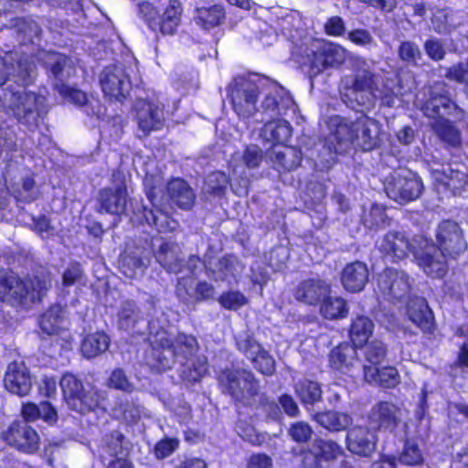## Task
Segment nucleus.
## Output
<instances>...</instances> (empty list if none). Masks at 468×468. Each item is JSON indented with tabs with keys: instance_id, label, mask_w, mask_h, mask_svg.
I'll return each mask as SVG.
<instances>
[{
	"instance_id": "51",
	"label": "nucleus",
	"mask_w": 468,
	"mask_h": 468,
	"mask_svg": "<svg viewBox=\"0 0 468 468\" xmlns=\"http://www.w3.org/2000/svg\"><path fill=\"white\" fill-rule=\"evenodd\" d=\"M364 225L372 229H378L388 225L386 208L378 204H373L367 215L363 218Z\"/></svg>"
},
{
	"instance_id": "34",
	"label": "nucleus",
	"mask_w": 468,
	"mask_h": 468,
	"mask_svg": "<svg viewBox=\"0 0 468 468\" xmlns=\"http://www.w3.org/2000/svg\"><path fill=\"white\" fill-rule=\"evenodd\" d=\"M456 107L455 102L448 93H440L431 90L429 98L423 101L421 111L423 114L433 120L445 118Z\"/></svg>"
},
{
	"instance_id": "64",
	"label": "nucleus",
	"mask_w": 468,
	"mask_h": 468,
	"mask_svg": "<svg viewBox=\"0 0 468 468\" xmlns=\"http://www.w3.org/2000/svg\"><path fill=\"white\" fill-rule=\"evenodd\" d=\"M346 38L353 44L360 47L371 45L374 41L372 35L367 29L356 28L347 33Z\"/></svg>"
},
{
	"instance_id": "3",
	"label": "nucleus",
	"mask_w": 468,
	"mask_h": 468,
	"mask_svg": "<svg viewBox=\"0 0 468 468\" xmlns=\"http://www.w3.org/2000/svg\"><path fill=\"white\" fill-rule=\"evenodd\" d=\"M217 382L221 393L236 405L251 407L261 395V381L250 369L226 367L218 373Z\"/></svg>"
},
{
	"instance_id": "32",
	"label": "nucleus",
	"mask_w": 468,
	"mask_h": 468,
	"mask_svg": "<svg viewBox=\"0 0 468 468\" xmlns=\"http://www.w3.org/2000/svg\"><path fill=\"white\" fill-rule=\"evenodd\" d=\"M407 314L412 324L420 328L423 334L432 335L434 333V316L424 298L416 299L410 303Z\"/></svg>"
},
{
	"instance_id": "45",
	"label": "nucleus",
	"mask_w": 468,
	"mask_h": 468,
	"mask_svg": "<svg viewBox=\"0 0 468 468\" xmlns=\"http://www.w3.org/2000/svg\"><path fill=\"white\" fill-rule=\"evenodd\" d=\"M112 413L117 420H122L128 425H134L142 418V406L138 399H119L112 408Z\"/></svg>"
},
{
	"instance_id": "7",
	"label": "nucleus",
	"mask_w": 468,
	"mask_h": 468,
	"mask_svg": "<svg viewBox=\"0 0 468 468\" xmlns=\"http://www.w3.org/2000/svg\"><path fill=\"white\" fill-rule=\"evenodd\" d=\"M38 298L31 279L0 271V302L19 310H27Z\"/></svg>"
},
{
	"instance_id": "58",
	"label": "nucleus",
	"mask_w": 468,
	"mask_h": 468,
	"mask_svg": "<svg viewBox=\"0 0 468 468\" xmlns=\"http://www.w3.org/2000/svg\"><path fill=\"white\" fill-rule=\"evenodd\" d=\"M262 160L263 153L258 145H248L244 149L242 154V161L248 168L254 169L259 167Z\"/></svg>"
},
{
	"instance_id": "40",
	"label": "nucleus",
	"mask_w": 468,
	"mask_h": 468,
	"mask_svg": "<svg viewBox=\"0 0 468 468\" xmlns=\"http://www.w3.org/2000/svg\"><path fill=\"white\" fill-rule=\"evenodd\" d=\"M314 420L324 429L331 432H339L348 430L352 424V417L344 412L335 410L318 411L314 414Z\"/></svg>"
},
{
	"instance_id": "24",
	"label": "nucleus",
	"mask_w": 468,
	"mask_h": 468,
	"mask_svg": "<svg viewBox=\"0 0 468 468\" xmlns=\"http://www.w3.org/2000/svg\"><path fill=\"white\" fill-rule=\"evenodd\" d=\"M419 236L410 241L403 233L388 231L383 238L380 245L381 251L390 256L394 261L405 259L410 252L414 256L415 247Z\"/></svg>"
},
{
	"instance_id": "2",
	"label": "nucleus",
	"mask_w": 468,
	"mask_h": 468,
	"mask_svg": "<svg viewBox=\"0 0 468 468\" xmlns=\"http://www.w3.org/2000/svg\"><path fill=\"white\" fill-rule=\"evenodd\" d=\"M330 131L328 148L331 153L342 154L353 146L362 152H371L382 144V125L373 117L361 113L355 120L338 114L326 122Z\"/></svg>"
},
{
	"instance_id": "54",
	"label": "nucleus",
	"mask_w": 468,
	"mask_h": 468,
	"mask_svg": "<svg viewBox=\"0 0 468 468\" xmlns=\"http://www.w3.org/2000/svg\"><path fill=\"white\" fill-rule=\"evenodd\" d=\"M399 461L406 465H418L423 463V456L418 444L407 440L399 455Z\"/></svg>"
},
{
	"instance_id": "31",
	"label": "nucleus",
	"mask_w": 468,
	"mask_h": 468,
	"mask_svg": "<svg viewBox=\"0 0 468 468\" xmlns=\"http://www.w3.org/2000/svg\"><path fill=\"white\" fill-rule=\"evenodd\" d=\"M397 410V406L391 401H378L368 412V423L378 430L393 429L398 423Z\"/></svg>"
},
{
	"instance_id": "5",
	"label": "nucleus",
	"mask_w": 468,
	"mask_h": 468,
	"mask_svg": "<svg viewBox=\"0 0 468 468\" xmlns=\"http://www.w3.org/2000/svg\"><path fill=\"white\" fill-rule=\"evenodd\" d=\"M183 12L184 6L180 0H168L162 14L159 7L148 0L137 4L138 17L150 31L162 36H173L176 33L182 22Z\"/></svg>"
},
{
	"instance_id": "46",
	"label": "nucleus",
	"mask_w": 468,
	"mask_h": 468,
	"mask_svg": "<svg viewBox=\"0 0 468 468\" xmlns=\"http://www.w3.org/2000/svg\"><path fill=\"white\" fill-rule=\"evenodd\" d=\"M295 393L303 406L314 405L322 399L320 383L308 378L299 380L295 384Z\"/></svg>"
},
{
	"instance_id": "20",
	"label": "nucleus",
	"mask_w": 468,
	"mask_h": 468,
	"mask_svg": "<svg viewBox=\"0 0 468 468\" xmlns=\"http://www.w3.org/2000/svg\"><path fill=\"white\" fill-rule=\"evenodd\" d=\"M357 348L348 341L340 342L328 353V367L341 375H350L359 361Z\"/></svg>"
},
{
	"instance_id": "43",
	"label": "nucleus",
	"mask_w": 468,
	"mask_h": 468,
	"mask_svg": "<svg viewBox=\"0 0 468 468\" xmlns=\"http://www.w3.org/2000/svg\"><path fill=\"white\" fill-rule=\"evenodd\" d=\"M292 103L293 100L290 94L282 87L275 86L271 91L266 94L261 107L264 112L282 114V111L288 109Z\"/></svg>"
},
{
	"instance_id": "59",
	"label": "nucleus",
	"mask_w": 468,
	"mask_h": 468,
	"mask_svg": "<svg viewBox=\"0 0 468 468\" xmlns=\"http://www.w3.org/2000/svg\"><path fill=\"white\" fill-rule=\"evenodd\" d=\"M444 77L450 81L468 86V71L463 62H458L449 67L445 71Z\"/></svg>"
},
{
	"instance_id": "12",
	"label": "nucleus",
	"mask_w": 468,
	"mask_h": 468,
	"mask_svg": "<svg viewBox=\"0 0 468 468\" xmlns=\"http://www.w3.org/2000/svg\"><path fill=\"white\" fill-rule=\"evenodd\" d=\"M145 195L151 204V207L142 205L138 209L140 223H146L160 234H168L176 231L179 227L178 221L162 207V204H158L156 186H149L145 191Z\"/></svg>"
},
{
	"instance_id": "26",
	"label": "nucleus",
	"mask_w": 468,
	"mask_h": 468,
	"mask_svg": "<svg viewBox=\"0 0 468 468\" xmlns=\"http://www.w3.org/2000/svg\"><path fill=\"white\" fill-rule=\"evenodd\" d=\"M162 346L167 348L174 358L190 361L199 350L197 339L193 335L178 332L172 339L162 338Z\"/></svg>"
},
{
	"instance_id": "30",
	"label": "nucleus",
	"mask_w": 468,
	"mask_h": 468,
	"mask_svg": "<svg viewBox=\"0 0 468 468\" xmlns=\"http://www.w3.org/2000/svg\"><path fill=\"white\" fill-rule=\"evenodd\" d=\"M365 67L354 69L351 80L346 85V90L357 97L362 94L373 95L378 90L377 75L364 62Z\"/></svg>"
},
{
	"instance_id": "38",
	"label": "nucleus",
	"mask_w": 468,
	"mask_h": 468,
	"mask_svg": "<svg viewBox=\"0 0 468 468\" xmlns=\"http://www.w3.org/2000/svg\"><path fill=\"white\" fill-rule=\"evenodd\" d=\"M274 168L280 173L296 169L302 164V153L293 146L285 145L282 150L273 151L270 156Z\"/></svg>"
},
{
	"instance_id": "15",
	"label": "nucleus",
	"mask_w": 468,
	"mask_h": 468,
	"mask_svg": "<svg viewBox=\"0 0 468 468\" xmlns=\"http://www.w3.org/2000/svg\"><path fill=\"white\" fill-rule=\"evenodd\" d=\"M41 97L34 91L23 90L12 94L11 108L17 120L28 127H37L44 116Z\"/></svg>"
},
{
	"instance_id": "18",
	"label": "nucleus",
	"mask_w": 468,
	"mask_h": 468,
	"mask_svg": "<svg viewBox=\"0 0 468 468\" xmlns=\"http://www.w3.org/2000/svg\"><path fill=\"white\" fill-rule=\"evenodd\" d=\"M237 349L247 356L253 367L262 376L271 377L276 371V362L273 356L253 336L237 342Z\"/></svg>"
},
{
	"instance_id": "44",
	"label": "nucleus",
	"mask_w": 468,
	"mask_h": 468,
	"mask_svg": "<svg viewBox=\"0 0 468 468\" xmlns=\"http://www.w3.org/2000/svg\"><path fill=\"white\" fill-rule=\"evenodd\" d=\"M319 304L320 314L326 320H341L348 315L347 303L340 296L326 294Z\"/></svg>"
},
{
	"instance_id": "9",
	"label": "nucleus",
	"mask_w": 468,
	"mask_h": 468,
	"mask_svg": "<svg viewBox=\"0 0 468 468\" xmlns=\"http://www.w3.org/2000/svg\"><path fill=\"white\" fill-rule=\"evenodd\" d=\"M259 85L249 79L240 78L228 89V98L233 112L239 119L248 120L258 112Z\"/></svg>"
},
{
	"instance_id": "55",
	"label": "nucleus",
	"mask_w": 468,
	"mask_h": 468,
	"mask_svg": "<svg viewBox=\"0 0 468 468\" xmlns=\"http://www.w3.org/2000/svg\"><path fill=\"white\" fill-rule=\"evenodd\" d=\"M312 427L304 421H296L291 424L288 435L297 444L307 443L313 435Z\"/></svg>"
},
{
	"instance_id": "16",
	"label": "nucleus",
	"mask_w": 468,
	"mask_h": 468,
	"mask_svg": "<svg viewBox=\"0 0 468 468\" xmlns=\"http://www.w3.org/2000/svg\"><path fill=\"white\" fill-rule=\"evenodd\" d=\"M346 58V49L341 45L331 41H323L312 51L310 67L316 73H320L328 69L341 67Z\"/></svg>"
},
{
	"instance_id": "6",
	"label": "nucleus",
	"mask_w": 468,
	"mask_h": 468,
	"mask_svg": "<svg viewBox=\"0 0 468 468\" xmlns=\"http://www.w3.org/2000/svg\"><path fill=\"white\" fill-rule=\"evenodd\" d=\"M59 385L68 406L80 414L95 411L105 400L101 390L92 385L85 386L82 380L71 372L62 375Z\"/></svg>"
},
{
	"instance_id": "25",
	"label": "nucleus",
	"mask_w": 468,
	"mask_h": 468,
	"mask_svg": "<svg viewBox=\"0 0 468 468\" xmlns=\"http://www.w3.org/2000/svg\"><path fill=\"white\" fill-rule=\"evenodd\" d=\"M167 201L181 210L192 209L196 203V193L188 182L181 177L170 179L165 186Z\"/></svg>"
},
{
	"instance_id": "62",
	"label": "nucleus",
	"mask_w": 468,
	"mask_h": 468,
	"mask_svg": "<svg viewBox=\"0 0 468 468\" xmlns=\"http://www.w3.org/2000/svg\"><path fill=\"white\" fill-rule=\"evenodd\" d=\"M58 91L63 97L78 106H83L87 103L86 93L77 88L62 85Z\"/></svg>"
},
{
	"instance_id": "23",
	"label": "nucleus",
	"mask_w": 468,
	"mask_h": 468,
	"mask_svg": "<svg viewBox=\"0 0 468 468\" xmlns=\"http://www.w3.org/2000/svg\"><path fill=\"white\" fill-rule=\"evenodd\" d=\"M4 385L7 391L19 397L29 394L32 388V378L24 363L13 361L8 364L4 377Z\"/></svg>"
},
{
	"instance_id": "27",
	"label": "nucleus",
	"mask_w": 468,
	"mask_h": 468,
	"mask_svg": "<svg viewBox=\"0 0 468 468\" xmlns=\"http://www.w3.org/2000/svg\"><path fill=\"white\" fill-rule=\"evenodd\" d=\"M367 265L360 261L346 263L340 273L344 289L349 292H361L368 282Z\"/></svg>"
},
{
	"instance_id": "29",
	"label": "nucleus",
	"mask_w": 468,
	"mask_h": 468,
	"mask_svg": "<svg viewBox=\"0 0 468 468\" xmlns=\"http://www.w3.org/2000/svg\"><path fill=\"white\" fill-rule=\"evenodd\" d=\"M363 379L371 386H377L384 389H393L401 382L399 370L394 366H368L363 373Z\"/></svg>"
},
{
	"instance_id": "57",
	"label": "nucleus",
	"mask_w": 468,
	"mask_h": 468,
	"mask_svg": "<svg viewBox=\"0 0 468 468\" xmlns=\"http://www.w3.org/2000/svg\"><path fill=\"white\" fill-rule=\"evenodd\" d=\"M167 348L162 346V339L159 340L158 346L154 347L152 351V366L157 371L164 372L172 368L173 363L169 357L165 355Z\"/></svg>"
},
{
	"instance_id": "41",
	"label": "nucleus",
	"mask_w": 468,
	"mask_h": 468,
	"mask_svg": "<svg viewBox=\"0 0 468 468\" xmlns=\"http://www.w3.org/2000/svg\"><path fill=\"white\" fill-rule=\"evenodd\" d=\"M111 339L103 331L87 334L80 344V352L88 359L104 353L110 346Z\"/></svg>"
},
{
	"instance_id": "1",
	"label": "nucleus",
	"mask_w": 468,
	"mask_h": 468,
	"mask_svg": "<svg viewBox=\"0 0 468 468\" xmlns=\"http://www.w3.org/2000/svg\"><path fill=\"white\" fill-rule=\"evenodd\" d=\"M468 248L463 230L452 219H442L435 230V241L419 236L414 250L418 266L431 279H443L448 273L446 259L456 260Z\"/></svg>"
},
{
	"instance_id": "42",
	"label": "nucleus",
	"mask_w": 468,
	"mask_h": 468,
	"mask_svg": "<svg viewBox=\"0 0 468 468\" xmlns=\"http://www.w3.org/2000/svg\"><path fill=\"white\" fill-rule=\"evenodd\" d=\"M363 348V373L367 371V367H378L386 360L388 353V346L382 340L374 338L367 342L361 347Z\"/></svg>"
},
{
	"instance_id": "48",
	"label": "nucleus",
	"mask_w": 468,
	"mask_h": 468,
	"mask_svg": "<svg viewBox=\"0 0 468 468\" xmlns=\"http://www.w3.org/2000/svg\"><path fill=\"white\" fill-rule=\"evenodd\" d=\"M218 302L220 306L229 311H238L249 303V299L238 290H228L219 294Z\"/></svg>"
},
{
	"instance_id": "60",
	"label": "nucleus",
	"mask_w": 468,
	"mask_h": 468,
	"mask_svg": "<svg viewBox=\"0 0 468 468\" xmlns=\"http://www.w3.org/2000/svg\"><path fill=\"white\" fill-rule=\"evenodd\" d=\"M324 31L329 37H340L346 33V25L340 16H333L327 18L324 25Z\"/></svg>"
},
{
	"instance_id": "28",
	"label": "nucleus",
	"mask_w": 468,
	"mask_h": 468,
	"mask_svg": "<svg viewBox=\"0 0 468 468\" xmlns=\"http://www.w3.org/2000/svg\"><path fill=\"white\" fill-rule=\"evenodd\" d=\"M135 119L143 137L148 136L154 131H160L164 127V117L158 106L149 101L140 103L136 109Z\"/></svg>"
},
{
	"instance_id": "50",
	"label": "nucleus",
	"mask_w": 468,
	"mask_h": 468,
	"mask_svg": "<svg viewBox=\"0 0 468 468\" xmlns=\"http://www.w3.org/2000/svg\"><path fill=\"white\" fill-rule=\"evenodd\" d=\"M107 387L115 390L131 394L135 389L133 382H131L122 368H114L107 378Z\"/></svg>"
},
{
	"instance_id": "61",
	"label": "nucleus",
	"mask_w": 468,
	"mask_h": 468,
	"mask_svg": "<svg viewBox=\"0 0 468 468\" xmlns=\"http://www.w3.org/2000/svg\"><path fill=\"white\" fill-rule=\"evenodd\" d=\"M424 50L427 56L434 61L442 60L446 55L443 44L440 39L430 38L424 42Z\"/></svg>"
},
{
	"instance_id": "37",
	"label": "nucleus",
	"mask_w": 468,
	"mask_h": 468,
	"mask_svg": "<svg viewBox=\"0 0 468 468\" xmlns=\"http://www.w3.org/2000/svg\"><path fill=\"white\" fill-rule=\"evenodd\" d=\"M436 181L443 186L445 191L457 196L461 195L468 186V174L449 167L441 172H437Z\"/></svg>"
},
{
	"instance_id": "14",
	"label": "nucleus",
	"mask_w": 468,
	"mask_h": 468,
	"mask_svg": "<svg viewBox=\"0 0 468 468\" xmlns=\"http://www.w3.org/2000/svg\"><path fill=\"white\" fill-rule=\"evenodd\" d=\"M377 289L384 300L401 301L410 292L409 276L404 271L387 267L377 276Z\"/></svg>"
},
{
	"instance_id": "33",
	"label": "nucleus",
	"mask_w": 468,
	"mask_h": 468,
	"mask_svg": "<svg viewBox=\"0 0 468 468\" xmlns=\"http://www.w3.org/2000/svg\"><path fill=\"white\" fill-rule=\"evenodd\" d=\"M9 28L19 45L33 44L39 39L42 28L31 16H16L10 20Z\"/></svg>"
},
{
	"instance_id": "52",
	"label": "nucleus",
	"mask_w": 468,
	"mask_h": 468,
	"mask_svg": "<svg viewBox=\"0 0 468 468\" xmlns=\"http://www.w3.org/2000/svg\"><path fill=\"white\" fill-rule=\"evenodd\" d=\"M229 185V177L225 172L214 171L209 176L207 193L213 197H223Z\"/></svg>"
},
{
	"instance_id": "4",
	"label": "nucleus",
	"mask_w": 468,
	"mask_h": 468,
	"mask_svg": "<svg viewBox=\"0 0 468 468\" xmlns=\"http://www.w3.org/2000/svg\"><path fill=\"white\" fill-rule=\"evenodd\" d=\"M217 382L221 393L236 405L251 407L261 395V381L250 369L226 367L218 373Z\"/></svg>"
},
{
	"instance_id": "49",
	"label": "nucleus",
	"mask_w": 468,
	"mask_h": 468,
	"mask_svg": "<svg viewBox=\"0 0 468 468\" xmlns=\"http://www.w3.org/2000/svg\"><path fill=\"white\" fill-rule=\"evenodd\" d=\"M398 57L405 64L417 66L421 59V51L419 46L410 40L401 41L398 47Z\"/></svg>"
},
{
	"instance_id": "19",
	"label": "nucleus",
	"mask_w": 468,
	"mask_h": 468,
	"mask_svg": "<svg viewBox=\"0 0 468 468\" xmlns=\"http://www.w3.org/2000/svg\"><path fill=\"white\" fill-rule=\"evenodd\" d=\"M378 437L370 428L356 425L346 431V448L354 455L370 457L376 451Z\"/></svg>"
},
{
	"instance_id": "13",
	"label": "nucleus",
	"mask_w": 468,
	"mask_h": 468,
	"mask_svg": "<svg viewBox=\"0 0 468 468\" xmlns=\"http://www.w3.org/2000/svg\"><path fill=\"white\" fill-rule=\"evenodd\" d=\"M3 440L20 452L34 454L40 448L37 431L25 420H14L3 432Z\"/></svg>"
},
{
	"instance_id": "47",
	"label": "nucleus",
	"mask_w": 468,
	"mask_h": 468,
	"mask_svg": "<svg viewBox=\"0 0 468 468\" xmlns=\"http://www.w3.org/2000/svg\"><path fill=\"white\" fill-rule=\"evenodd\" d=\"M431 127L436 135L446 145L457 147L461 144V133L450 120L439 118L434 120Z\"/></svg>"
},
{
	"instance_id": "17",
	"label": "nucleus",
	"mask_w": 468,
	"mask_h": 468,
	"mask_svg": "<svg viewBox=\"0 0 468 468\" xmlns=\"http://www.w3.org/2000/svg\"><path fill=\"white\" fill-rule=\"evenodd\" d=\"M63 309L59 304H52L38 318V326L43 335H55L57 344L62 348H69L73 337L63 327Z\"/></svg>"
},
{
	"instance_id": "35",
	"label": "nucleus",
	"mask_w": 468,
	"mask_h": 468,
	"mask_svg": "<svg viewBox=\"0 0 468 468\" xmlns=\"http://www.w3.org/2000/svg\"><path fill=\"white\" fill-rule=\"evenodd\" d=\"M292 135V128L290 122L282 119L268 121L261 129V136L271 144V147L287 145Z\"/></svg>"
},
{
	"instance_id": "36",
	"label": "nucleus",
	"mask_w": 468,
	"mask_h": 468,
	"mask_svg": "<svg viewBox=\"0 0 468 468\" xmlns=\"http://www.w3.org/2000/svg\"><path fill=\"white\" fill-rule=\"evenodd\" d=\"M374 329V322L369 316L362 314L354 315L348 326L349 342L361 348L363 345L369 341Z\"/></svg>"
},
{
	"instance_id": "11",
	"label": "nucleus",
	"mask_w": 468,
	"mask_h": 468,
	"mask_svg": "<svg viewBox=\"0 0 468 468\" xmlns=\"http://www.w3.org/2000/svg\"><path fill=\"white\" fill-rule=\"evenodd\" d=\"M100 84L104 96L114 101L122 102L132 89L131 78L122 62L105 66L100 75Z\"/></svg>"
},
{
	"instance_id": "22",
	"label": "nucleus",
	"mask_w": 468,
	"mask_h": 468,
	"mask_svg": "<svg viewBox=\"0 0 468 468\" xmlns=\"http://www.w3.org/2000/svg\"><path fill=\"white\" fill-rule=\"evenodd\" d=\"M386 190L388 196L393 200L399 203H408L420 196L423 184L419 176L399 175L391 179Z\"/></svg>"
},
{
	"instance_id": "21",
	"label": "nucleus",
	"mask_w": 468,
	"mask_h": 468,
	"mask_svg": "<svg viewBox=\"0 0 468 468\" xmlns=\"http://www.w3.org/2000/svg\"><path fill=\"white\" fill-rule=\"evenodd\" d=\"M332 285L319 277L301 281L293 289L294 299L307 305L316 306L326 294H331Z\"/></svg>"
},
{
	"instance_id": "53",
	"label": "nucleus",
	"mask_w": 468,
	"mask_h": 468,
	"mask_svg": "<svg viewBox=\"0 0 468 468\" xmlns=\"http://www.w3.org/2000/svg\"><path fill=\"white\" fill-rule=\"evenodd\" d=\"M144 266L143 259L137 255L126 254L120 259V271L129 279L135 278L138 271H143Z\"/></svg>"
},
{
	"instance_id": "56",
	"label": "nucleus",
	"mask_w": 468,
	"mask_h": 468,
	"mask_svg": "<svg viewBox=\"0 0 468 468\" xmlns=\"http://www.w3.org/2000/svg\"><path fill=\"white\" fill-rule=\"evenodd\" d=\"M179 447V440L176 437H165L158 441L154 447V454L157 460L169 457Z\"/></svg>"
},
{
	"instance_id": "39",
	"label": "nucleus",
	"mask_w": 468,
	"mask_h": 468,
	"mask_svg": "<svg viewBox=\"0 0 468 468\" xmlns=\"http://www.w3.org/2000/svg\"><path fill=\"white\" fill-rule=\"evenodd\" d=\"M226 19L225 7L220 4L196 8L195 21L205 30L220 26Z\"/></svg>"
},
{
	"instance_id": "63",
	"label": "nucleus",
	"mask_w": 468,
	"mask_h": 468,
	"mask_svg": "<svg viewBox=\"0 0 468 468\" xmlns=\"http://www.w3.org/2000/svg\"><path fill=\"white\" fill-rule=\"evenodd\" d=\"M215 287L207 281H199L195 288L196 302H207L215 299Z\"/></svg>"
},
{
	"instance_id": "10",
	"label": "nucleus",
	"mask_w": 468,
	"mask_h": 468,
	"mask_svg": "<svg viewBox=\"0 0 468 468\" xmlns=\"http://www.w3.org/2000/svg\"><path fill=\"white\" fill-rule=\"evenodd\" d=\"M113 186H105L99 190L97 196V212L121 216L125 213L128 200V190L125 176L116 170L112 173Z\"/></svg>"
},
{
	"instance_id": "8",
	"label": "nucleus",
	"mask_w": 468,
	"mask_h": 468,
	"mask_svg": "<svg viewBox=\"0 0 468 468\" xmlns=\"http://www.w3.org/2000/svg\"><path fill=\"white\" fill-rule=\"evenodd\" d=\"M303 463L309 468H340L345 450L335 441L331 439L316 438L312 448L302 452Z\"/></svg>"
}]
</instances>
